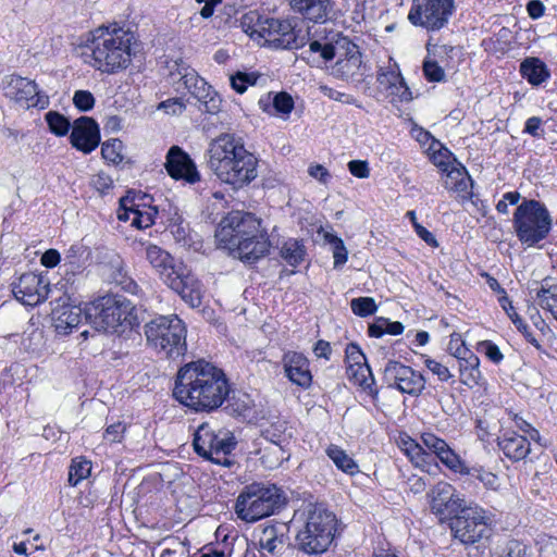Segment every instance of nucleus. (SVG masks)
Segmentation results:
<instances>
[{"mask_svg": "<svg viewBox=\"0 0 557 557\" xmlns=\"http://www.w3.org/2000/svg\"><path fill=\"white\" fill-rule=\"evenodd\" d=\"M346 363L347 366L359 364L361 362H367L366 356L360 350L357 344L350 343L346 347Z\"/></svg>", "mask_w": 557, "mask_h": 557, "instance_id": "obj_61", "label": "nucleus"}, {"mask_svg": "<svg viewBox=\"0 0 557 557\" xmlns=\"http://www.w3.org/2000/svg\"><path fill=\"white\" fill-rule=\"evenodd\" d=\"M134 35L123 28L100 26L88 34L85 55L96 70L113 74L129 65Z\"/></svg>", "mask_w": 557, "mask_h": 557, "instance_id": "obj_4", "label": "nucleus"}, {"mask_svg": "<svg viewBox=\"0 0 557 557\" xmlns=\"http://www.w3.org/2000/svg\"><path fill=\"white\" fill-rule=\"evenodd\" d=\"M552 218L546 207L537 200H524L513 214L518 239L529 247L545 239L552 228Z\"/></svg>", "mask_w": 557, "mask_h": 557, "instance_id": "obj_9", "label": "nucleus"}, {"mask_svg": "<svg viewBox=\"0 0 557 557\" xmlns=\"http://www.w3.org/2000/svg\"><path fill=\"white\" fill-rule=\"evenodd\" d=\"M384 380L389 386H396L401 393L409 395H419L425 385L422 374L394 360H389L386 363Z\"/></svg>", "mask_w": 557, "mask_h": 557, "instance_id": "obj_18", "label": "nucleus"}, {"mask_svg": "<svg viewBox=\"0 0 557 557\" xmlns=\"http://www.w3.org/2000/svg\"><path fill=\"white\" fill-rule=\"evenodd\" d=\"M146 259L158 271L163 282L174 273L177 269L178 262H175L173 257L156 245L146 247Z\"/></svg>", "mask_w": 557, "mask_h": 557, "instance_id": "obj_28", "label": "nucleus"}, {"mask_svg": "<svg viewBox=\"0 0 557 557\" xmlns=\"http://www.w3.org/2000/svg\"><path fill=\"white\" fill-rule=\"evenodd\" d=\"M183 82L189 92L202 103L206 112L214 114L220 110V97L203 78L195 73H188L183 76Z\"/></svg>", "mask_w": 557, "mask_h": 557, "instance_id": "obj_23", "label": "nucleus"}, {"mask_svg": "<svg viewBox=\"0 0 557 557\" xmlns=\"http://www.w3.org/2000/svg\"><path fill=\"white\" fill-rule=\"evenodd\" d=\"M0 87L8 99L22 108L39 104L44 107L47 103L41 101L36 83L26 77L15 74L7 75L2 78Z\"/></svg>", "mask_w": 557, "mask_h": 557, "instance_id": "obj_15", "label": "nucleus"}, {"mask_svg": "<svg viewBox=\"0 0 557 557\" xmlns=\"http://www.w3.org/2000/svg\"><path fill=\"white\" fill-rule=\"evenodd\" d=\"M499 557H527V547L518 541H511Z\"/></svg>", "mask_w": 557, "mask_h": 557, "instance_id": "obj_64", "label": "nucleus"}, {"mask_svg": "<svg viewBox=\"0 0 557 557\" xmlns=\"http://www.w3.org/2000/svg\"><path fill=\"white\" fill-rule=\"evenodd\" d=\"M286 445L267 443L258 451L260 454V461L265 469L273 470L278 468L284 460L290 457L289 451L285 448Z\"/></svg>", "mask_w": 557, "mask_h": 557, "instance_id": "obj_33", "label": "nucleus"}, {"mask_svg": "<svg viewBox=\"0 0 557 557\" xmlns=\"http://www.w3.org/2000/svg\"><path fill=\"white\" fill-rule=\"evenodd\" d=\"M45 120L48 124V127L52 134L55 136H65L71 127L70 120L59 113L58 111H49L45 115Z\"/></svg>", "mask_w": 557, "mask_h": 557, "instance_id": "obj_43", "label": "nucleus"}, {"mask_svg": "<svg viewBox=\"0 0 557 557\" xmlns=\"http://www.w3.org/2000/svg\"><path fill=\"white\" fill-rule=\"evenodd\" d=\"M230 392L224 371L212 362L198 359L180 368L173 396L197 412H211L223 405Z\"/></svg>", "mask_w": 557, "mask_h": 557, "instance_id": "obj_1", "label": "nucleus"}, {"mask_svg": "<svg viewBox=\"0 0 557 557\" xmlns=\"http://www.w3.org/2000/svg\"><path fill=\"white\" fill-rule=\"evenodd\" d=\"M326 455L345 473L352 475L358 472V465L339 446L330 445L326 448Z\"/></svg>", "mask_w": 557, "mask_h": 557, "instance_id": "obj_34", "label": "nucleus"}, {"mask_svg": "<svg viewBox=\"0 0 557 557\" xmlns=\"http://www.w3.org/2000/svg\"><path fill=\"white\" fill-rule=\"evenodd\" d=\"M451 153L446 148H441L438 151L433 152L432 161L442 171H447L448 168L453 164L449 161Z\"/></svg>", "mask_w": 557, "mask_h": 557, "instance_id": "obj_63", "label": "nucleus"}, {"mask_svg": "<svg viewBox=\"0 0 557 557\" xmlns=\"http://www.w3.org/2000/svg\"><path fill=\"white\" fill-rule=\"evenodd\" d=\"M73 102L81 111H88L92 109L95 104V98L91 92L87 90H77L74 94Z\"/></svg>", "mask_w": 557, "mask_h": 557, "instance_id": "obj_57", "label": "nucleus"}, {"mask_svg": "<svg viewBox=\"0 0 557 557\" xmlns=\"http://www.w3.org/2000/svg\"><path fill=\"white\" fill-rule=\"evenodd\" d=\"M258 75L255 73H243L237 72L235 75L231 76L232 87L239 94L246 91L248 85H255L257 82Z\"/></svg>", "mask_w": 557, "mask_h": 557, "instance_id": "obj_51", "label": "nucleus"}, {"mask_svg": "<svg viewBox=\"0 0 557 557\" xmlns=\"http://www.w3.org/2000/svg\"><path fill=\"white\" fill-rule=\"evenodd\" d=\"M283 366L285 374L290 382L304 388L310 386L312 375L309 370L308 359L304 355L294 351L285 354Z\"/></svg>", "mask_w": 557, "mask_h": 557, "instance_id": "obj_24", "label": "nucleus"}, {"mask_svg": "<svg viewBox=\"0 0 557 557\" xmlns=\"http://www.w3.org/2000/svg\"><path fill=\"white\" fill-rule=\"evenodd\" d=\"M207 156L208 168L221 182L235 188L249 184L258 175L257 158L234 134L223 133L212 139Z\"/></svg>", "mask_w": 557, "mask_h": 557, "instance_id": "obj_3", "label": "nucleus"}, {"mask_svg": "<svg viewBox=\"0 0 557 557\" xmlns=\"http://www.w3.org/2000/svg\"><path fill=\"white\" fill-rule=\"evenodd\" d=\"M422 442L423 444L433 453L436 455H441V453L448 446L446 442L442 438H438L437 436L433 434H423L422 435Z\"/></svg>", "mask_w": 557, "mask_h": 557, "instance_id": "obj_59", "label": "nucleus"}, {"mask_svg": "<svg viewBox=\"0 0 557 557\" xmlns=\"http://www.w3.org/2000/svg\"><path fill=\"white\" fill-rule=\"evenodd\" d=\"M350 308L356 315L368 317L376 311V304L372 297L354 298Z\"/></svg>", "mask_w": 557, "mask_h": 557, "instance_id": "obj_48", "label": "nucleus"}, {"mask_svg": "<svg viewBox=\"0 0 557 557\" xmlns=\"http://www.w3.org/2000/svg\"><path fill=\"white\" fill-rule=\"evenodd\" d=\"M252 406V401L248 395L243 394L238 397H232L230 404V410L232 413L237 416H246L248 411H250Z\"/></svg>", "mask_w": 557, "mask_h": 557, "instance_id": "obj_53", "label": "nucleus"}, {"mask_svg": "<svg viewBox=\"0 0 557 557\" xmlns=\"http://www.w3.org/2000/svg\"><path fill=\"white\" fill-rule=\"evenodd\" d=\"M232 432L224 429L214 430L209 423H202L194 434L195 451L216 465L231 466L227 458L236 447Z\"/></svg>", "mask_w": 557, "mask_h": 557, "instance_id": "obj_11", "label": "nucleus"}, {"mask_svg": "<svg viewBox=\"0 0 557 557\" xmlns=\"http://www.w3.org/2000/svg\"><path fill=\"white\" fill-rule=\"evenodd\" d=\"M110 277L112 282L131 294H135L138 289L136 282L127 275L126 271L120 263L112 270Z\"/></svg>", "mask_w": 557, "mask_h": 557, "instance_id": "obj_45", "label": "nucleus"}, {"mask_svg": "<svg viewBox=\"0 0 557 557\" xmlns=\"http://www.w3.org/2000/svg\"><path fill=\"white\" fill-rule=\"evenodd\" d=\"M479 347L485 352L486 357L495 363H499L504 358L498 346L492 343L491 341L481 342L479 344Z\"/></svg>", "mask_w": 557, "mask_h": 557, "instance_id": "obj_62", "label": "nucleus"}, {"mask_svg": "<svg viewBox=\"0 0 557 557\" xmlns=\"http://www.w3.org/2000/svg\"><path fill=\"white\" fill-rule=\"evenodd\" d=\"M346 373L350 381L363 387L364 389H370L374 383V377L367 362L347 366Z\"/></svg>", "mask_w": 557, "mask_h": 557, "instance_id": "obj_37", "label": "nucleus"}, {"mask_svg": "<svg viewBox=\"0 0 557 557\" xmlns=\"http://www.w3.org/2000/svg\"><path fill=\"white\" fill-rule=\"evenodd\" d=\"M248 540L244 536L224 534L222 537V547L213 545H206L199 552L194 554L193 557H231L233 554L234 545L247 546Z\"/></svg>", "mask_w": 557, "mask_h": 557, "instance_id": "obj_30", "label": "nucleus"}, {"mask_svg": "<svg viewBox=\"0 0 557 557\" xmlns=\"http://www.w3.org/2000/svg\"><path fill=\"white\" fill-rule=\"evenodd\" d=\"M480 360L479 358L470 354L468 358H462L459 362V370L465 384H478L481 379V372L479 370Z\"/></svg>", "mask_w": 557, "mask_h": 557, "instance_id": "obj_38", "label": "nucleus"}, {"mask_svg": "<svg viewBox=\"0 0 557 557\" xmlns=\"http://www.w3.org/2000/svg\"><path fill=\"white\" fill-rule=\"evenodd\" d=\"M146 199H150L148 195L139 196L134 190L127 191L126 196L120 199V208L117 218L120 221H131L132 225L137 228H147L153 224V214L151 212H143L139 207L147 205Z\"/></svg>", "mask_w": 557, "mask_h": 557, "instance_id": "obj_20", "label": "nucleus"}, {"mask_svg": "<svg viewBox=\"0 0 557 557\" xmlns=\"http://www.w3.org/2000/svg\"><path fill=\"white\" fill-rule=\"evenodd\" d=\"M305 248L296 239L286 240L281 247V257L293 267H296L304 260Z\"/></svg>", "mask_w": 557, "mask_h": 557, "instance_id": "obj_42", "label": "nucleus"}, {"mask_svg": "<svg viewBox=\"0 0 557 557\" xmlns=\"http://www.w3.org/2000/svg\"><path fill=\"white\" fill-rule=\"evenodd\" d=\"M49 290V283L35 273L22 274L18 282L13 285L15 298L27 306H36L46 300Z\"/></svg>", "mask_w": 557, "mask_h": 557, "instance_id": "obj_19", "label": "nucleus"}, {"mask_svg": "<svg viewBox=\"0 0 557 557\" xmlns=\"http://www.w3.org/2000/svg\"><path fill=\"white\" fill-rule=\"evenodd\" d=\"M430 507L433 513L443 519L453 520L463 508L466 500L446 482H438L429 493Z\"/></svg>", "mask_w": 557, "mask_h": 557, "instance_id": "obj_16", "label": "nucleus"}, {"mask_svg": "<svg viewBox=\"0 0 557 557\" xmlns=\"http://www.w3.org/2000/svg\"><path fill=\"white\" fill-rule=\"evenodd\" d=\"M287 423L282 420H277L272 422L269 426L264 428L261 431L262 437L267 441V443L272 444H288V438L290 434L286 433Z\"/></svg>", "mask_w": 557, "mask_h": 557, "instance_id": "obj_39", "label": "nucleus"}, {"mask_svg": "<svg viewBox=\"0 0 557 557\" xmlns=\"http://www.w3.org/2000/svg\"><path fill=\"white\" fill-rule=\"evenodd\" d=\"M424 364L442 382H446L450 377H453L448 367L442 364L441 362H438L434 359H431V358L425 359Z\"/></svg>", "mask_w": 557, "mask_h": 557, "instance_id": "obj_55", "label": "nucleus"}, {"mask_svg": "<svg viewBox=\"0 0 557 557\" xmlns=\"http://www.w3.org/2000/svg\"><path fill=\"white\" fill-rule=\"evenodd\" d=\"M377 82L380 85L385 86L386 88H395L398 90L399 88H404V92L400 95L401 99L410 100L411 95L408 87L405 84V81L399 72L394 70L391 71H381L377 74Z\"/></svg>", "mask_w": 557, "mask_h": 557, "instance_id": "obj_40", "label": "nucleus"}, {"mask_svg": "<svg viewBox=\"0 0 557 557\" xmlns=\"http://www.w3.org/2000/svg\"><path fill=\"white\" fill-rule=\"evenodd\" d=\"M336 523L333 512L321 507L309 509L305 525L296 536L298 548L307 554L325 552L335 536Z\"/></svg>", "mask_w": 557, "mask_h": 557, "instance_id": "obj_8", "label": "nucleus"}, {"mask_svg": "<svg viewBox=\"0 0 557 557\" xmlns=\"http://www.w3.org/2000/svg\"><path fill=\"white\" fill-rule=\"evenodd\" d=\"M401 449L410 458V460L418 467L422 466L426 461V458L431 457L420 444L414 442L412 438L401 440Z\"/></svg>", "mask_w": 557, "mask_h": 557, "instance_id": "obj_44", "label": "nucleus"}, {"mask_svg": "<svg viewBox=\"0 0 557 557\" xmlns=\"http://www.w3.org/2000/svg\"><path fill=\"white\" fill-rule=\"evenodd\" d=\"M171 233L175 240L181 243L184 247H189L191 243V233L188 223H185L183 216L175 212L170 218Z\"/></svg>", "mask_w": 557, "mask_h": 557, "instance_id": "obj_41", "label": "nucleus"}, {"mask_svg": "<svg viewBox=\"0 0 557 557\" xmlns=\"http://www.w3.org/2000/svg\"><path fill=\"white\" fill-rule=\"evenodd\" d=\"M169 175L175 180H184L189 184L200 181L196 164L181 147L172 146L166 153L164 164Z\"/></svg>", "mask_w": 557, "mask_h": 557, "instance_id": "obj_21", "label": "nucleus"}, {"mask_svg": "<svg viewBox=\"0 0 557 557\" xmlns=\"http://www.w3.org/2000/svg\"><path fill=\"white\" fill-rule=\"evenodd\" d=\"M295 12L313 23H325L333 12L332 0H290Z\"/></svg>", "mask_w": 557, "mask_h": 557, "instance_id": "obj_26", "label": "nucleus"}, {"mask_svg": "<svg viewBox=\"0 0 557 557\" xmlns=\"http://www.w3.org/2000/svg\"><path fill=\"white\" fill-rule=\"evenodd\" d=\"M455 11V0H412L408 21L413 26L436 32L448 24Z\"/></svg>", "mask_w": 557, "mask_h": 557, "instance_id": "obj_12", "label": "nucleus"}, {"mask_svg": "<svg viewBox=\"0 0 557 557\" xmlns=\"http://www.w3.org/2000/svg\"><path fill=\"white\" fill-rule=\"evenodd\" d=\"M423 73L430 82H442L445 78L444 70L433 60H425L423 62Z\"/></svg>", "mask_w": 557, "mask_h": 557, "instance_id": "obj_54", "label": "nucleus"}, {"mask_svg": "<svg viewBox=\"0 0 557 557\" xmlns=\"http://www.w3.org/2000/svg\"><path fill=\"white\" fill-rule=\"evenodd\" d=\"M134 306L122 295L108 294L96 299L86 317L94 319L95 329L103 332H117L119 327L137 325L133 314Z\"/></svg>", "mask_w": 557, "mask_h": 557, "instance_id": "obj_7", "label": "nucleus"}, {"mask_svg": "<svg viewBox=\"0 0 557 557\" xmlns=\"http://www.w3.org/2000/svg\"><path fill=\"white\" fill-rule=\"evenodd\" d=\"M454 536L462 544L470 545L486 535L488 529L484 512L476 506H467L450 521Z\"/></svg>", "mask_w": 557, "mask_h": 557, "instance_id": "obj_13", "label": "nucleus"}, {"mask_svg": "<svg viewBox=\"0 0 557 557\" xmlns=\"http://www.w3.org/2000/svg\"><path fill=\"white\" fill-rule=\"evenodd\" d=\"M274 109L283 114H288L294 108V100L287 92H278L273 98Z\"/></svg>", "mask_w": 557, "mask_h": 557, "instance_id": "obj_56", "label": "nucleus"}, {"mask_svg": "<svg viewBox=\"0 0 557 557\" xmlns=\"http://www.w3.org/2000/svg\"><path fill=\"white\" fill-rule=\"evenodd\" d=\"M521 75L533 86H539L549 78L546 64L537 58H527L520 64Z\"/></svg>", "mask_w": 557, "mask_h": 557, "instance_id": "obj_32", "label": "nucleus"}, {"mask_svg": "<svg viewBox=\"0 0 557 557\" xmlns=\"http://www.w3.org/2000/svg\"><path fill=\"white\" fill-rule=\"evenodd\" d=\"M498 446L513 461L524 459L531 450L529 441L517 433L505 434L498 440Z\"/></svg>", "mask_w": 557, "mask_h": 557, "instance_id": "obj_29", "label": "nucleus"}, {"mask_svg": "<svg viewBox=\"0 0 557 557\" xmlns=\"http://www.w3.org/2000/svg\"><path fill=\"white\" fill-rule=\"evenodd\" d=\"M330 244L333 245L334 267L338 268L347 261V249L344 242L334 235H326Z\"/></svg>", "mask_w": 557, "mask_h": 557, "instance_id": "obj_52", "label": "nucleus"}, {"mask_svg": "<svg viewBox=\"0 0 557 557\" xmlns=\"http://www.w3.org/2000/svg\"><path fill=\"white\" fill-rule=\"evenodd\" d=\"M126 431V425L123 422H115L110 424L103 434L104 440L110 443L121 442Z\"/></svg>", "mask_w": 557, "mask_h": 557, "instance_id": "obj_58", "label": "nucleus"}, {"mask_svg": "<svg viewBox=\"0 0 557 557\" xmlns=\"http://www.w3.org/2000/svg\"><path fill=\"white\" fill-rule=\"evenodd\" d=\"M535 292L539 306L555 313L557 310V284H550L548 280H544Z\"/></svg>", "mask_w": 557, "mask_h": 557, "instance_id": "obj_36", "label": "nucleus"}, {"mask_svg": "<svg viewBox=\"0 0 557 557\" xmlns=\"http://www.w3.org/2000/svg\"><path fill=\"white\" fill-rule=\"evenodd\" d=\"M71 145L84 153L94 151L100 143V132L96 121L88 116H81L73 123L70 135Z\"/></svg>", "mask_w": 557, "mask_h": 557, "instance_id": "obj_22", "label": "nucleus"}, {"mask_svg": "<svg viewBox=\"0 0 557 557\" xmlns=\"http://www.w3.org/2000/svg\"><path fill=\"white\" fill-rule=\"evenodd\" d=\"M216 240L243 262L253 263L270 250V240L261 220L250 212L231 211L215 230Z\"/></svg>", "mask_w": 557, "mask_h": 557, "instance_id": "obj_2", "label": "nucleus"}, {"mask_svg": "<svg viewBox=\"0 0 557 557\" xmlns=\"http://www.w3.org/2000/svg\"><path fill=\"white\" fill-rule=\"evenodd\" d=\"M309 48L312 52H320L325 61L333 60L344 50L345 57L338 59L334 66V74L343 79L359 81L364 74L359 48L347 37H339L334 44H321L318 40H313L309 44Z\"/></svg>", "mask_w": 557, "mask_h": 557, "instance_id": "obj_10", "label": "nucleus"}, {"mask_svg": "<svg viewBox=\"0 0 557 557\" xmlns=\"http://www.w3.org/2000/svg\"><path fill=\"white\" fill-rule=\"evenodd\" d=\"M437 458L450 470L458 473H467V468L463 462L459 458L457 454H455L449 446H447Z\"/></svg>", "mask_w": 557, "mask_h": 557, "instance_id": "obj_49", "label": "nucleus"}, {"mask_svg": "<svg viewBox=\"0 0 557 557\" xmlns=\"http://www.w3.org/2000/svg\"><path fill=\"white\" fill-rule=\"evenodd\" d=\"M285 504V496L274 484L253 483L244 488L236 499L235 510L244 521L255 522L273 515Z\"/></svg>", "mask_w": 557, "mask_h": 557, "instance_id": "obj_5", "label": "nucleus"}, {"mask_svg": "<svg viewBox=\"0 0 557 557\" xmlns=\"http://www.w3.org/2000/svg\"><path fill=\"white\" fill-rule=\"evenodd\" d=\"M82 315L83 310L79 307L58 301L51 311L55 332L60 335H67L74 327L78 326Z\"/></svg>", "mask_w": 557, "mask_h": 557, "instance_id": "obj_25", "label": "nucleus"}, {"mask_svg": "<svg viewBox=\"0 0 557 557\" xmlns=\"http://www.w3.org/2000/svg\"><path fill=\"white\" fill-rule=\"evenodd\" d=\"M444 172L446 173L445 188L460 194H469L468 189L472 185V181L465 166L460 163L451 164Z\"/></svg>", "mask_w": 557, "mask_h": 557, "instance_id": "obj_31", "label": "nucleus"}, {"mask_svg": "<svg viewBox=\"0 0 557 557\" xmlns=\"http://www.w3.org/2000/svg\"><path fill=\"white\" fill-rule=\"evenodd\" d=\"M263 21L264 18H261L257 12L250 11L249 13L243 15L240 25L245 33L249 34L250 36H253L255 34L260 36Z\"/></svg>", "mask_w": 557, "mask_h": 557, "instance_id": "obj_50", "label": "nucleus"}, {"mask_svg": "<svg viewBox=\"0 0 557 557\" xmlns=\"http://www.w3.org/2000/svg\"><path fill=\"white\" fill-rule=\"evenodd\" d=\"M144 333L147 344L168 358H178L185 355L186 327L175 314L160 315L145 324Z\"/></svg>", "mask_w": 557, "mask_h": 557, "instance_id": "obj_6", "label": "nucleus"}, {"mask_svg": "<svg viewBox=\"0 0 557 557\" xmlns=\"http://www.w3.org/2000/svg\"><path fill=\"white\" fill-rule=\"evenodd\" d=\"M499 304L503 307V309L506 311L512 323L516 325V327L524 335L527 341L535 346L536 348H540V343L537 339L533 336V334L530 332L529 326L523 322V320L519 317V314L516 312L513 306L511 305V301L507 297V295H503L499 298Z\"/></svg>", "mask_w": 557, "mask_h": 557, "instance_id": "obj_35", "label": "nucleus"}, {"mask_svg": "<svg viewBox=\"0 0 557 557\" xmlns=\"http://www.w3.org/2000/svg\"><path fill=\"white\" fill-rule=\"evenodd\" d=\"M347 166L349 172L358 178H368L370 176L369 163L364 160H351Z\"/></svg>", "mask_w": 557, "mask_h": 557, "instance_id": "obj_60", "label": "nucleus"}, {"mask_svg": "<svg viewBox=\"0 0 557 557\" xmlns=\"http://www.w3.org/2000/svg\"><path fill=\"white\" fill-rule=\"evenodd\" d=\"M262 25L260 37L264 38L269 47L292 50L306 44L305 36H300L289 21L264 18Z\"/></svg>", "mask_w": 557, "mask_h": 557, "instance_id": "obj_14", "label": "nucleus"}, {"mask_svg": "<svg viewBox=\"0 0 557 557\" xmlns=\"http://www.w3.org/2000/svg\"><path fill=\"white\" fill-rule=\"evenodd\" d=\"M164 283L191 308H198L202 299V285L191 271L182 262L171 275H168Z\"/></svg>", "mask_w": 557, "mask_h": 557, "instance_id": "obj_17", "label": "nucleus"}, {"mask_svg": "<svg viewBox=\"0 0 557 557\" xmlns=\"http://www.w3.org/2000/svg\"><path fill=\"white\" fill-rule=\"evenodd\" d=\"M122 148L123 144L120 139H110L102 144L101 154L109 162L120 163L123 160Z\"/></svg>", "mask_w": 557, "mask_h": 557, "instance_id": "obj_46", "label": "nucleus"}, {"mask_svg": "<svg viewBox=\"0 0 557 557\" xmlns=\"http://www.w3.org/2000/svg\"><path fill=\"white\" fill-rule=\"evenodd\" d=\"M285 525H267L259 537V547L271 556H280L286 547Z\"/></svg>", "mask_w": 557, "mask_h": 557, "instance_id": "obj_27", "label": "nucleus"}, {"mask_svg": "<svg viewBox=\"0 0 557 557\" xmlns=\"http://www.w3.org/2000/svg\"><path fill=\"white\" fill-rule=\"evenodd\" d=\"M91 465L88 460H73L69 471V483L77 485L83 479L90 474Z\"/></svg>", "mask_w": 557, "mask_h": 557, "instance_id": "obj_47", "label": "nucleus"}]
</instances>
